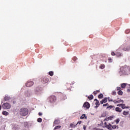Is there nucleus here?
<instances>
[{
  "label": "nucleus",
  "mask_w": 130,
  "mask_h": 130,
  "mask_svg": "<svg viewBox=\"0 0 130 130\" xmlns=\"http://www.w3.org/2000/svg\"><path fill=\"white\" fill-rule=\"evenodd\" d=\"M0 110H2V106L0 105Z\"/></svg>",
  "instance_id": "obj_54"
},
{
  "label": "nucleus",
  "mask_w": 130,
  "mask_h": 130,
  "mask_svg": "<svg viewBox=\"0 0 130 130\" xmlns=\"http://www.w3.org/2000/svg\"><path fill=\"white\" fill-rule=\"evenodd\" d=\"M4 100L5 101H9V100H11V96L8 95H6L4 98Z\"/></svg>",
  "instance_id": "obj_10"
},
{
  "label": "nucleus",
  "mask_w": 130,
  "mask_h": 130,
  "mask_svg": "<svg viewBox=\"0 0 130 130\" xmlns=\"http://www.w3.org/2000/svg\"><path fill=\"white\" fill-rule=\"evenodd\" d=\"M25 95L27 97H30V96L32 95V92L31 90H27L25 92Z\"/></svg>",
  "instance_id": "obj_7"
},
{
  "label": "nucleus",
  "mask_w": 130,
  "mask_h": 130,
  "mask_svg": "<svg viewBox=\"0 0 130 130\" xmlns=\"http://www.w3.org/2000/svg\"><path fill=\"white\" fill-rule=\"evenodd\" d=\"M113 102L114 103H115V104H116L118 103V101H116V100H114V101H113Z\"/></svg>",
  "instance_id": "obj_40"
},
{
  "label": "nucleus",
  "mask_w": 130,
  "mask_h": 130,
  "mask_svg": "<svg viewBox=\"0 0 130 130\" xmlns=\"http://www.w3.org/2000/svg\"><path fill=\"white\" fill-rule=\"evenodd\" d=\"M11 107H12V106L9 103H5L2 105V108L3 109H11Z\"/></svg>",
  "instance_id": "obj_3"
},
{
  "label": "nucleus",
  "mask_w": 130,
  "mask_h": 130,
  "mask_svg": "<svg viewBox=\"0 0 130 130\" xmlns=\"http://www.w3.org/2000/svg\"><path fill=\"white\" fill-rule=\"evenodd\" d=\"M122 50H123L124 51H129V50H130V46H128L124 47L122 48Z\"/></svg>",
  "instance_id": "obj_12"
},
{
  "label": "nucleus",
  "mask_w": 130,
  "mask_h": 130,
  "mask_svg": "<svg viewBox=\"0 0 130 130\" xmlns=\"http://www.w3.org/2000/svg\"><path fill=\"white\" fill-rule=\"evenodd\" d=\"M2 114H3V115H5V116H8V115H9V112H8L6 111H4L2 112Z\"/></svg>",
  "instance_id": "obj_15"
},
{
  "label": "nucleus",
  "mask_w": 130,
  "mask_h": 130,
  "mask_svg": "<svg viewBox=\"0 0 130 130\" xmlns=\"http://www.w3.org/2000/svg\"><path fill=\"white\" fill-rule=\"evenodd\" d=\"M112 94L114 96H115V95H116V92L115 91H113L112 92Z\"/></svg>",
  "instance_id": "obj_35"
},
{
  "label": "nucleus",
  "mask_w": 130,
  "mask_h": 130,
  "mask_svg": "<svg viewBox=\"0 0 130 130\" xmlns=\"http://www.w3.org/2000/svg\"><path fill=\"white\" fill-rule=\"evenodd\" d=\"M116 56L117 57H121L122 56H123V54L119 52H117L116 53Z\"/></svg>",
  "instance_id": "obj_11"
},
{
  "label": "nucleus",
  "mask_w": 130,
  "mask_h": 130,
  "mask_svg": "<svg viewBox=\"0 0 130 130\" xmlns=\"http://www.w3.org/2000/svg\"><path fill=\"white\" fill-rule=\"evenodd\" d=\"M88 98L89 100H92V99H93V98H94V96H93V95H91L89 96L88 97Z\"/></svg>",
  "instance_id": "obj_23"
},
{
  "label": "nucleus",
  "mask_w": 130,
  "mask_h": 130,
  "mask_svg": "<svg viewBox=\"0 0 130 130\" xmlns=\"http://www.w3.org/2000/svg\"><path fill=\"white\" fill-rule=\"evenodd\" d=\"M24 124L26 125H27V124H28V123H27V122H25V123H24Z\"/></svg>",
  "instance_id": "obj_53"
},
{
  "label": "nucleus",
  "mask_w": 130,
  "mask_h": 130,
  "mask_svg": "<svg viewBox=\"0 0 130 130\" xmlns=\"http://www.w3.org/2000/svg\"><path fill=\"white\" fill-rule=\"evenodd\" d=\"M116 127H117V126L116 125H113L112 126V128H113V129H115L116 128Z\"/></svg>",
  "instance_id": "obj_30"
},
{
  "label": "nucleus",
  "mask_w": 130,
  "mask_h": 130,
  "mask_svg": "<svg viewBox=\"0 0 130 130\" xmlns=\"http://www.w3.org/2000/svg\"><path fill=\"white\" fill-rule=\"evenodd\" d=\"M118 103H123V100H119V101H118Z\"/></svg>",
  "instance_id": "obj_33"
},
{
  "label": "nucleus",
  "mask_w": 130,
  "mask_h": 130,
  "mask_svg": "<svg viewBox=\"0 0 130 130\" xmlns=\"http://www.w3.org/2000/svg\"><path fill=\"white\" fill-rule=\"evenodd\" d=\"M60 127H61L60 125L56 126L54 127V129H58V128H60Z\"/></svg>",
  "instance_id": "obj_24"
},
{
  "label": "nucleus",
  "mask_w": 130,
  "mask_h": 130,
  "mask_svg": "<svg viewBox=\"0 0 130 130\" xmlns=\"http://www.w3.org/2000/svg\"><path fill=\"white\" fill-rule=\"evenodd\" d=\"M108 124H107V123H106V122H105V127H106V125H108Z\"/></svg>",
  "instance_id": "obj_49"
},
{
  "label": "nucleus",
  "mask_w": 130,
  "mask_h": 130,
  "mask_svg": "<svg viewBox=\"0 0 130 130\" xmlns=\"http://www.w3.org/2000/svg\"><path fill=\"white\" fill-rule=\"evenodd\" d=\"M118 95H122L123 94V92H122L121 90H119L118 91Z\"/></svg>",
  "instance_id": "obj_22"
},
{
  "label": "nucleus",
  "mask_w": 130,
  "mask_h": 130,
  "mask_svg": "<svg viewBox=\"0 0 130 130\" xmlns=\"http://www.w3.org/2000/svg\"><path fill=\"white\" fill-rule=\"evenodd\" d=\"M125 87H126V83H122L121 84V87L122 89H124V88H125Z\"/></svg>",
  "instance_id": "obj_18"
},
{
  "label": "nucleus",
  "mask_w": 130,
  "mask_h": 130,
  "mask_svg": "<svg viewBox=\"0 0 130 130\" xmlns=\"http://www.w3.org/2000/svg\"><path fill=\"white\" fill-rule=\"evenodd\" d=\"M48 102H50V103H53L56 100V98L54 95H51L47 99Z\"/></svg>",
  "instance_id": "obj_4"
},
{
  "label": "nucleus",
  "mask_w": 130,
  "mask_h": 130,
  "mask_svg": "<svg viewBox=\"0 0 130 130\" xmlns=\"http://www.w3.org/2000/svg\"><path fill=\"white\" fill-rule=\"evenodd\" d=\"M43 89L41 87H37L35 89V93L37 95H39V94H40V93H41V92H42V91H43Z\"/></svg>",
  "instance_id": "obj_5"
},
{
  "label": "nucleus",
  "mask_w": 130,
  "mask_h": 130,
  "mask_svg": "<svg viewBox=\"0 0 130 130\" xmlns=\"http://www.w3.org/2000/svg\"><path fill=\"white\" fill-rule=\"evenodd\" d=\"M49 74L50 75V76H53V72L52 71L49 72Z\"/></svg>",
  "instance_id": "obj_31"
},
{
  "label": "nucleus",
  "mask_w": 130,
  "mask_h": 130,
  "mask_svg": "<svg viewBox=\"0 0 130 130\" xmlns=\"http://www.w3.org/2000/svg\"><path fill=\"white\" fill-rule=\"evenodd\" d=\"M60 122V121H59V120L57 119L54 121V124H58Z\"/></svg>",
  "instance_id": "obj_19"
},
{
  "label": "nucleus",
  "mask_w": 130,
  "mask_h": 130,
  "mask_svg": "<svg viewBox=\"0 0 130 130\" xmlns=\"http://www.w3.org/2000/svg\"><path fill=\"white\" fill-rule=\"evenodd\" d=\"M100 69H101V70H104V69H105V65L104 64H102L100 66Z\"/></svg>",
  "instance_id": "obj_20"
},
{
  "label": "nucleus",
  "mask_w": 130,
  "mask_h": 130,
  "mask_svg": "<svg viewBox=\"0 0 130 130\" xmlns=\"http://www.w3.org/2000/svg\"><path fill=\"white\" fill-rule=\"evenodd\" d=\"M39 115H40V116L42 115V113L39 112Z\"/></svg>",
  "instance_id": "obj_51"
},
{
  "label": "nucleus",
  "mask_w": 130,
  "mask_h": 130,
  "mask_svg": "<svg viewBox=\"0 0 130 130\" xmlns=\"http://www.w3.org/2000/svg\"><path fill=\"white\" fill-rule=\"evenodd\" d=\"M86 128H87V126H85V125H84V126H83V129H84V130H86Z\"/></svg>",
  "instance_id": "obj_46"
},
{
  "label": "nucleus",
  "mask_w": 130,
  "mask_h": 130,
  "mask_svg": "<svg viewBox=\"0 0 130 130\" xmlns=\"http://www.w3.org/2000/svg\"><path fill=\"white\" fill-rule=\"evenodd\" d=\"M125 32H126V33H129V32H130V29H127V30L125 31Z\"/></svg>",
  "instance_id": "obj_42"
},
{
  "label": "nucleus",
  "mask_w": 130,
  "mask_h": 130,
  "mask_svg": "<svg viewBox=\"0 0 130 130\" xmlns=\"http://www.w3.org/2000/svg\"><path fill=\"white\" fill-rule=\"evenodd\" d=\"M94 101H95V105H98V106L100 105V104H99V101L97 100V99H95Z\"/></svg>",
  "instance_id": "obj_21"
},
{
  "label": "nucleus",
  "mask_w": 130,
  "mask_h": 130,
  "mask_svg": "<svg viewBox=\"0 0 130 130\" xmlns=\"http://www.w3.org/2000/svg\"><path fill=\"white\" fill-rule=\"evenodd\" d=\"M119 75L120 76H127L128 73L126 71V68L124 67H122L120 68V71L119 72Z\"/></svg>",
  "instance_id": "obj_1"
},
{
  "label": "nucleus",
  "mask_w": 130,
  "mask_h": 130,
  "mask_svg": "<svg viewBox=\"0 0 130 130\" xmlns=\"http://www.w3.org/2000/svg\"><path fill=\"white\" fill-rule=\"evenodd\" d=\"M34 85V82L33 81H28L27 83H25V86L26 87H31Z\"/></svg>",
  "instance_id": "obj_6"
},
{
  "label": "nucleus",
  "mask_w": 130,
  "mask_h": 130,
  "mask_svg": "<svg viewBox=\"0 0 130 130\" xmlns=\"http://www.w3.org/2000/svg\"><path fill=\"white\" fill-rule=\"evenodd\" d=\"M98 106H99L96 105V106H95V107H94V108H98Z\"/></svg>",
  "instance_id": "obj_52"
},
{
  "label": "nucleus",
  "mask_w": 130,
  "mask_h": 130,
  "mask_svg": "<svg viewBox=\"0 0 130 130\" xmlns=\"http://www.w3.org/2000/svg\"><path fill=\"white\" fill-rule=\"evenodd\" d=\"M28 110L26 108H21L19 111V114L22 116H26L28 114Z\"/></svg>",
  "instance_id": "obj_2"
},
{
  "label": "nucleus",
  "mask_w": 130,
  "mask_h": 130,
  "mask_svg": "<svg viewBox=\"0 0 130 130\" xmlns=\"http://www.w3.org/2000/svg\"><path fill=\"white\" fill-rule=\"evenodd\" d=\"M109 105H108V104H104V105H103V106H104V107H105V106H109Z\"/></svg>",
  "instance_id": "obj_44"
},
{
  "label": "nucleus",
  "mask_w": 130,
  "mask_h": 130,
  "mask_svg": "<svg viewBox=\"0 0 130 130\" xmlns=\"http://www.w3.org/2000/svg\"><path fill=\"white\" fill-rule=\"evenodd\" d=\"M111 55H113V56H114V55H116V53H114V52H112Z\"/></svg>",
  "instance_id": "obj_37"
},
{
  "label": "nucleus",
  "mask_w": 130,
  "mask_h": 130,
  "mask_svg": "<svg viewBox=\"0 0 130 130\" xmlns=\"http://www.w3.org/2000/svg\"><path fill=\"white\" fill-rule=\"evenodd\" d=\"M108 60H109V62H112L113 61V60L111 58H109Z\"/></svg>",
  "instance_id": "obj_38"
},
{
  "label": "nucleus",
  "mask_w": 130,
  "mask_h": 130,
  "mask_svg": "<svg viewBox=\"0 0 130 130\" xmlns=\"http://www.w3.org/2000/svg\"><path fill=\"white\" fill-rule=\"evenodd\" d=\"M127 93H130V88L127 89Z\"/></svg>",
  "instance_id": "obj_47"
},
{
  "label": "nucleus",
  "mask_w": 130,
  "mask_h": 130,
  "mask_svg": "<svg viewBox=\"0 0 130 130\" xmlns=\"http://www.w3.org/2000/svg\"><path fill=\"white\" fill-rule=\"evenodd\" d=\"M81 123H82V121H79L77 122V123L76 124V125H77V124H81Z\"/></svg>",
  "instance_id": "obj_43"
},
{
  "label": "nucleus",
  "mask_w": 130,
  "mask_h": 130,
  "mask_svg": "<svg viewBox=\"0 0 130 130\" xmlns=\"http://www.w3.org/2000/svg\"><path fill=\"white\" fill-rule=\"evenodd\" d=\"M103 103H104V102H103V101H101V104H103Z\"/></svg>",
  "instance_id": "obj_50"
},
{
  "label": "nucleus",
  "mask_w": 130,
  "mask_h": 130,
  "mask_svg": "<svg viewBox=\"0 0 130 130\" xmlns=\"http://www.w3.org/2000/svg\"><path fill=\"white\" fill-rule=\"evenodd\" d=\"M121 108H122V109H124V108H125V105L123 104H122V106H121Z\"/></svg>",
  "instance_id": "obj_34"
},
{
  "label": "nucleus",
  "mask_w": 130,
  "mask_h": 130,
  "mask_svg": "<svg viewBox=\"0 0 130 130\" xmlns=\"http://www.w3.org/2000/svg\"><path fill=\"white\" fill-rule=\"evenodd\" d=\"M37 121H38V122H42V119L41 118H39Z\"/></svg>",
  "instance_id": "obj_28"
},
{
  "label": "nucleus",
  "mask_w": 130,
  "mask_h": 130,
  "mask_svg": "<svg viewBox=\"0 0 130 130\" xmlns=\"http://www.w3.org/2000/svg\"><path fill=\"white\" fill-rule=\"evenodd\" d=\"M119 121H120V120L119 119H117L116 120V124H118Z\"/></svg>",
  "instance_id": "obj_36"
},
{
  "label": "nucleus",
  "mask_w": 130,
  "mask_h": 130,
  "mask_svg": "<svg viewBox=\"0 0 130 130\" xmlns=\"http://www.w3.org/2000/svg\"><path fill=\"white\" fill-rule=\"evenodd\" d=\"M115 110L116 111H117V112H121V111H122V110H121V109L119 107L116 108Z\"/></svg>",
  "instance_id": "obj_16"
},
{
  "label": "nucleus",
  "mask_w": 130,
  "mask_h": 130,
  "mask_svg": "<svg viewBox=\"0 0 130 130\" xmlns=\"http://www.w3.org/2000/svg\"><path fill=\"white\" fill-rule=\"evenodd\" d=\"M123 114L124 115H127L128 114V112L123 111Z\"/></svg>",
  "instance_id": "obj_27"
},
{
  "label": "nucleus",
  "mask_w": 130,
  "mask_h": 130,
  "mask_svg": "<svg viewBox=\"0 0 130 130\" xmlns=\"http://www.w3.org/2000/svg\"><path fill=\"white\" fill-rule=\"evenodd\" d=\"M121 88H120V87H117V91H120Z\"/></svg>",
  "instance_id": "obj_41"
},
{
  "label": "nucleus",
  "mask_w": 130,
  "mask_h": 130,
  "mask_svg": "<svg viewBox=\"0 0 130 130\" xmlns=\"http://www.w3.org/2000/svg\"><path fill=\"white\" fill-rule=\"evenodd\" d=\"M96 92H98V93H99V92H100V90H96Z\"/></svg>",
  "instance_id": "obj_55"
},
{
  "label": "nucleus",
  "mask_w": 130,
  "mask_h": 130,
  "mask_svg": "<svg viewBox=\"0 0 130 130\" xmlns=\"http://www.w3.org/2000/svg\"><path fill=\"white\" fill-rule=\"evenodd\" d=\"M1 103H4V102H3V101H2V102H1Z\"/></svg>",
  "instance_id": "obj_56"
},
{
  "label": "nucleus",
  "mask_w": 130,
  "mask_h": 130,
  "mask_svg": "<svg viewBox=\"0 0 130 130\" xmlns=\"http://www.w3.org/2000/svg\"><path fill=\"white\" fill-rule=\"evenodd\" d=\"M113 118V117L110 116V117H108V118H106L105 119V120H106L107 121H108V120H112Z\"/></svg>",
  "instance_id": "obj_13"
},
{
  "label": "nucleus",
  "mask_w": 130,
  "mask_h": 130,
  "mask_svg": "<svg viewBox=\"0 0 130 130\" xmlns=\"http://www.w3.org/2000/svg\"><path fill=\"white\" fill-rule=\"evenodd\" d=\"M70 126H71V127H76V125H74V124H73V123H71V124H70Z\"/></svg>",
  "instance_id": "obj_39"
},
{
  "label": "nucleus",
  "mask_w": 130,
  "mask_h": 130,
  "mask_svg": "<svg viewBox=\"0 0 130 130\" xmlns=\"http://www.w3.org/2000/svg\"><path fill=\"white\" fill-rule=\"evenodd\" d=\"M104 103H106L107 102V98H105L104 100H103Z\"/></svg>",
  "instance_id": "obj_29"
},
{
  "label": "nucleus",
  "mask_w": 130,
  "mask_h": 130,
  "mask_svg": "<svg viewBox=\"0 0 130 130\" xmlns=\"http://www.w3.org/2000/svg\"><path fill=\"white\" fill-rule=\"evenodd\" d=\"M84 118H85V119H87V117H86V115L85 114H83L81 117H80V119H84Z\"/></svg>",
  "instance_id": "obj_17"
},
{
  "label": "nucleus",
  "mask_w": 130,
  "mask_h": 130,
  "mask_svg": "<svg viewBox=\"0 0 130 130\" xmlns=\"http://www.w3.org/2000/svg\"><path fill=\"white\" fill-rule=\"evenodd\" d=\"M108 101H109V102H113V100H112V99H110V98H108Z\"/></svg>",
  "instance_id": "obj_32"
},
{
  "label": "nucleus",
  "mask_w": 130,
  "mask_h": 130,
  "mask_svg": "<svg viewBox=\"0 0 130 130\" xmlns=\"http://www.w3.org/2000/svg\"><path fill=\"white\" fill-rule=\"evenodd\" d=\"M106 127H107L108 129L111 130V127H112V125H111V124H109L108 125H106Z\"/></svg>",
  "instance_id": "obj_14"
},
{
  "label": "nucleus",
  "mask_w": 130,
  "mask_h": 130,
  "mask_svg": "<svg viewBox=\"0 0 130 130\" xmlns=\"http://www.w3.org/2000/svg\"><path fill=\"white\" fill-rule=\"evenodd\" d=\"M42 82L43 84H46V83H48V78L46 77H44L42 79Z\"/></svg>",
  "instance_id": "obj_9"
},
{
  "label": "nucleus",
  "mask_w": 130,
  "mask_h": 130,
  "mask_svg": "<svg viewBox=\"0 0 130 130\" xmlns=\"http://www.w3.org/2000/svg\"><path fill=\"white\" fill-rule=\"evenodd\" d=\"M114 108V106H110L107 107V109H111V108Z\"/></svg>",
  "instance_id": "obj_26"
},
{
  "label": "nucleus",
  "mask_w": 130,
  "mask_h": 130,
  "mask_svg": "<svg viewBox=\"0 0 130 130\" xmlns=\"http://www.w3.org/2000/svg\"><path fill=\"white\" fill-rule=\"evenodd\" d=\"M122 104H118L117 106H118L119 107H121Z\"/></svg>",
  "instance_id": "obj_45"
},
{
  "label": "nucleus",
  "mask_w": 130,
  "mask_h": 130,
  "mask_svg": "<svg viewBox=\"0 0 130 130\" xmlns=\"http://www.w3.org/2000/svg\"><path fill=\"white\" fill-rule=\"evenodd\" d=\"M93 94H94V95H96L97 94V91H94Z\"/></svg>",
  "instance_id": "obj_48"
},
{
  "label": "nucleus",
  "mask_w": 130,
  "mask_h": 130,
  "mask_svg": "<svg viewBox=\"0 0 130 130\" xmlns=\"http://www.w3.org/2000/svg\"><path fill=\"white\" fill-rule=\"evenodd\" d=\"M83 107H84V108H86V109H89V108H90V104L88 102H85L83 104Z\"/></svg>",
  "instance_id": "obj_8"
},
{
  "label": "nucleus",
  "mask_w": 130,
  "mask_h": 130,
  "mask_svg": "<svg viewBox=\"0 0 130 130\" xmlns=\"http://www.w3.org/2000/svg\"><path fill=\"white\" fill-rule=\"evenodd\" d=\"M98 98H100V99L103 98V94L102 93L100 94V95L98 96Z\"/></svg>",
  "instance_id": "obj_25"
},
{
  "label": "nucleus",
  "mask_w": 130,
  "mask_h": 130,
  "mask_svg": "<svg viewBox=\"0 0 130 130\" xmlns=\"http://www.w3.org/2000/svg\"><path fill=\"white\" fill-rule=\"evenodd\" d=\"M129 87H130V84L129 85Z\"/></svg>",
  "instance_id": "obj_57"
}]
</instances>
